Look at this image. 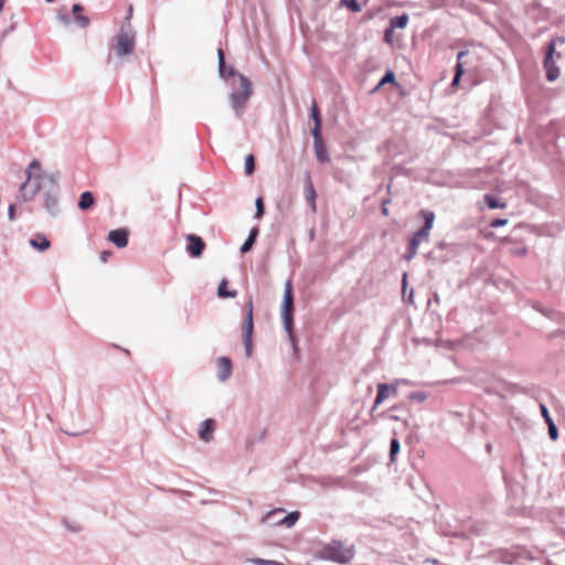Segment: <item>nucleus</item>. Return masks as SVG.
Returning a JSON list of instances; mask_svg holds the SVG:
<instances>
[{
    "label": "nucleus",
    "mask_w": 565,
    "mask_h": 565,
    "mask_svg": "<svg viewBox=\"0 0 565 565\" xmlns=\"http://www.w3.org/2000/svg\"><path fill=\"white\" fill-rule=\"evenodd\" d=\"M25 174L26 180L21 184L20 192L26 200H29L41 190L42 181L46 179V175L42 171L41 162L36 159L31 161Z\"/></svg>",
    "instance_id": "obj_1"
},
{
    "label": "nucleus",
    "mask_w": 565,
    "mask_h": 565,
    "mask_svg": "<svg viewBox=\"0 0 565 565\" xmlns=\"http://www.w3.org/2000/svg\"><path fill=\"white\" fill-rule=\"evenodd\" d=\"M294 289L291 280H287L284 290V300L281 306V319L284 327L289 335L295 350L297 349L296 337L292 333L294 326Z\"/></svg>",
    "instance_id": "obj_2"
},
{
    "label": "nucleus",
    "mask_w": 565,
    "mask_h": 565,
    "mask_svg": "<svg viewBox=\"0 0 565 565\" xmlns=\"http://www.w3.org/2000/svg\"><path fill=\"white\" fill-rule=\"evenodd\" d=\"M420 216L424 218V226L417 231L409 241L408 250L404 255L406 260H411L417 254V249L422 242L428 241L430 230L433 228L435 214L431 211L422 210L419 212Z\"/></svg>",
    "instance_id": "obj_3"
},
{
    "label": "nucleus",
    "mask_w": 565,
    "mask_h": 565,
    "mask_svg": "<svg viewBox=\"0 0 565 565\" xmlns=\"http://www.w3.org/2000/svg\"><path fill=\"white\" fill-rule=\"evenodd\" d=\"M239 89L231 94V104L235 111L241 115L248 102L253 89L252 84L244 75H238Z\"/></svg>",
    "instance_id": "obj_4"
},
{
    "label": "nucleus",
    "mask_w": 565,
    "mask_h": 565,
    "mask_svg": "<svg viewBox=\"0 0 565 565\" xmlns=\"http://www.w3.org/2000/svg\"><path fill=\"white\" fill-rule=\"evenodd\" d=\"M114 50L118 56L131 54L135 50V32L130 28H121L115 38Z\"/></svg>",
    "instance_id": "obj_5"
},
{
    "label": "nucleus",
    "mask_w": 565,
    "mask_h": 565,
    "mask_svg": "<svg viewBox=\"0 0 565 565\" xmlns=\"http://www.w3.org/2000/svg\"><path fill=\"white\" fill-rule=\"evenodd\" d=\"M253 310H254L253 299L249 298L246 303L245 318H244V321L242 324L243 342L245 345V351H246L247 356L252 355V350H253V340H252L253 331H254Z\"/></svg>",
    "instance_id": "obj_6"
},
{
    "label": "nucleus",
    "mask_w": 565,
    "mask_h": 565,
    "mask_svg": "<svg viewBox=\"0 0 565 565\" xmlns=\"http://www.w3.org/2000/svg\"><path fill=\"white\" fill-rule=\"evenodd\" d=\"M557 55V58L561 57L559 53H556V41L552 40L546 47V55L544 58V68L546 72V78L550 82H554L559 77V67L556 65L554 55Z\"/></svg>",
    "instance_id": "obj_7"
},
{
    "label": "nucleus",
    "mask_w": 565,
    "mask_h": 565,
    "mask_svg": "<svg viewBox=\"0 0 565 565\" xmlns=\"http://www.w3.org/2000/svg\"><path fill=\"white\" fill-rule=\"evenodd\" d=\"M323 557L333 562L345 564L353 558V551L345 548L340 543H332L323 550Z\"/></svg>",
    "instance_id": "obj_8"
},
{
    "label": "nucleus",
    "mask_w": 565,
    "mask_h": 565,
    "mask_svg": "<svg viewBox=\"0 0 565 565\" xmlns=\"http://www.w3.org/2000/svg\"><path fill=\"white\" fill-rule=\"evenodd\" d=\"M285 512L284 509H274L266 513L263 519L262 523L268 524L270 526L275 525H285L287 527H291L295 525V523L299 520L300 513L298 511L291 512L284 518L279 519V521H271L273 516H277L278 514H282Z\"/></svg>",
    "instance_id": "obj_9"
},
{
    "label": "nucleus",
    "mask_w": 565,
    "mask_h": 565,
    "mask_svg": "<svg viewBox=\"0 0 565 565\" xmlns=\"http://www.w3.org/2000/svg\"><path fill=\"white\" fill-rule=\"evenodd\" d=\"M188 239V246L186 250L192 257H200L205 249V243L204 241L194 234H190L186 237Z\"/></svg>",
    "instance_id": "obj_10"
},
{
    "label": "nucleus",
    "mask_w": 565,
    "mask_h": 565,
    "mask_svg": "<svg viewBox=\"0 0 565 565\" xmlns=\"http://www.w3.org/2000/svg\"><path fill=\"white\" fill-rule=\"evenodd\" d=\"M108 239L119 248L126 247L128 244V231L125 228L110 231Z\"/></svg>",
    "instance_id": "obj_11"
},
{
    "label": "nucleus",
    "mask_w": 565,
    "mask_h": 565,
    "mask_svg": "<svg viewBox=\"0 0 565 565\" xmlns=\"http://www.w3.org/2000/svg\"><path fill=\"white\" fill-rule=\"evenodd\" d=\"M232 374V362L226 356L217 359V376L221 381L227 380Z\"/></svg>",
    "instance_id": "obj_12"
},
{
    "label": "nucleus",
    "mask_w": 565,
    "mask_h": 565,
    "mask_svg": "<svg viewBox=\"0 0 565 565\" xmlns=\"http://www.w3.org/2000/svg\"><path fill=\"white\" fill-rule=\"evenodd\" d=\"M391 393L396 394V388L385 383L379 384L377 395L374 401L373 409L376 408L380 404H382L390 396Z\"/></svg>",
    "instance_id": "obj_13"
},
{
    "label": "nucleus",
    "mask_w": 565,
    "mask_h": 565,
    "mask_svg": "<svg viewBox=\"0 0 565 565\" xmlns=\"http://www.w3.org/2000/svg\"><path fill=\"white\" fill-rule=\"evenodd\" d=\"M215 429V422L213 419H205L202 422L200 429H199V436L200 438L209 443L213 439V433Z\"/></svg>",
    "instance_id": "obj_14"
},
{
    "label": "nucleus",
    "mask_w": 565,
    "mask_h": 565,
    "mask_svg": "<svg viewBox=\"0 0 565 565\" xmlns=\"http://www.w3.org/2000/svg\"><path fill=\"white\" fill-rule=\"evenodd\" d=\"M30 245L35 249L44 252L50 248L51 243L43 234H36V236L30 241Z\"/></svg>",
    "instance_id": "obj_15"
},
{
    "label": "nucleus",
    "mask_w": 565,
    "mask_h": 565,
    "mask_svg": "<svg viewBox=\"0 0 565 565\" xmlns=\"http://www.w3.org/2000/svg\"><path fill=\"white\" fill-rule=\"evenodd\" d=\"M315 153L319 162L324 163L330 161V156L328 153V150L323 143L321 142H313Z\"/></svg>",
    "instance_id": "obj_16"
},
{
    "label": "nucleus",
    "mask_w": 565,
    "mask_h": 565,
    "mask_svg": "<svg viewBox=\"0 0 565 565\" xmlns=\"http://www.w3.org/2000/svg\"><path fill=\"white\" fill-rule=\"evenodd\" d=\"M95 203L94 196L92 192L85 191L81 194L79 201H78V207L81 210H88L92 207Z\"/></svg>",
    "instance_id": "obj_17"
},
{
    "label": "nucleus",
    "mask_w": 565,
    "mask_h": 565,
    "mask_svg": "<svg viewBox=\"0 0 565 565\" xmlns=\"http://www.w3.org/2000/svg\"><path fill=\"white\" fill-rule=\"evenodd\" d=\"M83 7L81 4L73 6V13L75 15V20L82 28H86L89 24V19L82 14Z\"/></svg>",
    "instance_id": "obj_18"
},
{
    "label": "nucleus",
    "mask_w": 565,
    "mask_h": 565,
    "mask_svg": "<svg viewBox=\"0 0 565 565\" xmlns=\"http://www.w3.org/2000/svg\"><path fill=\"white\" fill-rule=\"evenodd\" d=\"M258 235V228H253L250 232H249V235L247 237V239L244 242V244L242 245L241 247V252L242 253H247L252 249L255 241H256V237Z\"/></svg>",
    "instance_id": "obj_19"
},
{
    "label": "nucleus",
    "mask_w": 565,
    "mask_h": 565,
    "mask_svg": "<svg viewBox=\"0 0 565 565\" xmlns=\"http://www.w3.org/2000/svg\"><path fill=\"white\" fill-rule=\"evenodd\" d=\"M467 55V52L466 51H460L457 55V65H456V74H455V77H454V81H452V85H457L461 75L463 74V66L461 64V58Z\"/></svg>",
    "instance_id": "obj_20"
},
{
    "label": "nucleus",
    "mask_w": 565,
    "mask_h": 565,
    "mask_svg": "<svg viewBox=\"0 0 565 565\" xmlns=\"http://www.w3.org/2000/svg\"><path fill=\"white\" fill-rule=\"evenodd\" d=\"M218 66H220V73L223 77H230L234 75V70L226 68L225 67V61H224V53L222 50H218Z\"/></svg>",
    "instance_id": "obj_21"
},
{
    "label": "nucleus",
    "mask_w": 565,
    "mask_h": 565,
    "mask_svg": "<svg viewBox=\"0 0 565 565\" xmlns=\"http://www.w3.org/2000/svg\"><path fill=\"white\" fill-rule=\"evenodd\" d=\"M316 190L311 182V179L308 178V182L306 184V198L311 203L312 210H316Z\"/></svg>",
    "instance_id": "obj_22"
},
{
    "label": "nucleus",
    "mask_w": 565,
    "mask_h": 565,
    "mask_svg": "<svg viewBox=\"0 0 565 565\" xmlns=\"http://www.w3.org/2000/svg\"><path fill=\"white\" fill-rule=\"evenodd\" d=\"M408 23V15L402 14L399 17H395L391 20V28L392 29H404L406 28Z\"/></svg>",
    "instance_id": "obj_23"
},
{
    "label": "nucleus",
    "mask_w": 565,
    "mask_h": 565,
    "mask_svg": "<svg viewBox=\"0 0 565 565\" xmlns=\"http://www.w3.org/2000/svg\"><path fill=\"white\" fill-rule=\"evenodd\" d=\"M226 287H227V281L226 280H222V282L220 284L218 289H217V295L221 298H234V297H236V291H228Z\"/></svg>",
    "instance_id": "obj_24"
},
{
    "label": "nucleus",
    "mask_w": 565,
    "mask_h": 565,
    "mask_svg": "<svg viewBox=\"0 0 565 565\" xmlns=\"http://www.w3.org/2000/svg\"><path fill=\"white\" fill-rule=\"evenodd\" d=\"M310 117L313 120L315 125H322L320 111L316 100H312L310 106Z\"/></svg>",
    "instance_id": "obj_25"
},
{
    "label": "nucleus",
    "mask_w": 565,
    "mask_h": 565,
    "mask_svg": "<svg viewBox=\"0 0 565 565\" xmlns=\"http://www.w3.org/2000/svg\"><path fill=\"white\" fill-rule=\"evenodd\" d=\"M484 201L490 209H504L505 203H500L494 196L490 194L484 195Z\"/></svg>",
    "instance_id": "obj_26"
},
{
    "label": "nucleus",
    "mask_w": 565,
    "mask_h": 565,
    "mask_svg": "<svg viewBox=\"0 0 565 565\" xmlns=\"http://www.w3.org/2000/svg\"><path fill=\"white\" fill-rule=\"evenodd\" d=\"M255 171V157L253 154H248L245 158V173L247 175H252Z\"/></svg>",
    "instance_id": "obj_27"
},
{
    "label": "nucleus",
    "mask_w": 565,
    "mask_h": 565,
    "mask_svg": "<svg viewBox=\"0 0 565 565\" xmlns=\"http://www.w3.org/2000/svg\"><path fill=\"white\" fill-rule=\"evenodd\" d=\"M399 451V441L396 438H393L391 440V447H390V458L391 461H395V456Z\"/></svg>",
    "instance_id": "obj_28"
},
{
    "label": "nucleus",
    "mask_w": 565,
    "mask_h": 565,
    "mask_svg": "<svg viewBox=\"0 0 565 565\" xmlns=\"http://www.w3.org/2000/svg\"><path fill=\"white\" fill-rule=\"evenodd\" d=\"M341 3L349 8L352 12L361 11V6L356 0H341Z\"/></svg>",
    "instance_id": "obj_29"
},
{
    "label": "nucleus",
    "mask_w": 565,
    "mask_h": 565,
    "mask_svg": "<svg viewBox=\"0 0 565 565\" xmlns=\"http://www.w3.org/2000/svg\"><path fill=\"white\" fill-rule=\"evenodd\" d=\"M526 253H527V249L523 245H519V246H515L510 249V254L513 256H516V257H523L526 255Z\"/></svg>",
    "instance_id": "obj_30"
},
{
    "label": "nucleus",
    "mask_w": 565,
    "mask_h": 565,
    "mask_svg": "<svg viewBox=\"0 0 565 565\" xmlns=\"http://www.w3.org/2000/svg\"><path fill=\"white\" fill-rule=\"evenodd\" d=\"M255 205H256V213H255V217L256 218H262L263 215H264V201L262 198H257L256 201H255Z\"/></svg>",
    "instance_id": "obj_31"
},
{
    "label": "nucleus",
    "mask_w": 565,
    "mask_h": 565,
    "mask_svg": "<svg viewBox=\"0 0 565 565\" xmlns=\"http://www.w3.org/2000/svg\"><path fill=\"white\" fill-rule=\"evenodd\" d=\"M311 134H312V137H313V142H321L323 141L322 140V135H321V125H315L312 130H311Z\"/></svg>",
    "instance_id": "obj_32"
},
{
    "label": "nucleus",
    "mask_w": 565,
    "mask_h": 565,
    "mask_svg": "<svg viewBox=\"0 0 565 565\" xmlns=\"http://www.w3.org/2000/svg\"><path fill=\"white\" fill-rule=\"evenodd\" d=\"M387 83H395V75L391 71L386 72V74L382 77V79L380 81V86Z\"/></svg>",
    "instance_id": "obj_33"
},
{
    "label": "nucleus",
    "mask_w": 565,
    "mask_h": 565,
    "mask_svg": "<svg viewBox=\"0 0 565 565\" xmlns=\"http://www.w3.org/2000/svg\"><path fill=\"white\" fill-rule=\"evenodd\" d=\"M547 426H548V435H550V437H551L553 440H556V439H557V437H558V431H557V428H556V426H555L554 422H553V423H550Z\"/></svg>",
    "instance_id": "obj_34"
},
{
    "label": "nucleus",
    "mask_w": 565,
    "mask_h": 565,
    "mask_svg": "<svg viewBox=\"0 0 565 565\" xmlns=\"http://www.w3.org/2000/svg\"><path fill=\"white\" fill-rule=\"evenodd\" d=\"M507 223H508V220H505V218H495L490 223V226L493 228H497V227L505 225Z\"/></svg>",
    "instance_id": "obj_35"
},
{
    "label": "nucleus",
    "mask_w": 565,
    "mask_h": 565,
    "mask_svg": "<svg viewBox=\"0 0 565 565\" xmlns=\"http://www.w3.org/2000/svg\"><path fill=\"white\" fill-rule=\"evenodd\" d=\"M541 413H542V416L544 417L546 424L548 425L550 423H553V419L551 418L550 414H548V411L546 408V406L544 405H541Z\"/></svg>",
    "instance_id": "obj_36"
},
{
    "label": "nucleus",
    "mask_w": 565,
    "mask_h": 565,
    "mask_svg": "<svg viewBox=\"0 0 565 565\" xmlns=\"http://www.w3.org/2000/svg\"><path fill=\"white\" fill-rule=\"evenodd\" d=\"M45 206L50 212H53V210L56 207V200L54 198H47Z\"/></svg>",
    "instance_id": "obj_37"
},
{
    "label": "nucleus",
    "mask_w": 565,
    "mask_h": 565,
    "mask_svg": "<svg viewBox=\"0 0 565 565\" xmlns=\"http://www.w3.org/2000/svg\"><path fill=\"white\" fill-rule=\"evenodd\" d=\"M392 33H393L392 28H390L385 31L384 39L387 43H391V41H392Z\"/></svg>",
    "instance_id": "obj_38"
},
{
    "label": "nucleus",
    "mask_w": 565,
    "mask_h": 565,
    "mask_svg": "<svg viewBox=\"0 0 565 565\" xmlns=\"http://www.w3.org/2000/svg\"><path fill=\"white\" fill-rule=\"evenodd\" d=\"M14 212H15V207H14V205H13V204H11V205L9 206V211H8V213H9V218H10L11 221H12V220H14Z\"/></svg>",
    "instance_id": "obj_39"
},
{
    "label": "nucleus",
    "mask_w": 565,
    "mask_h": 565,
    "mask_svg": "<svg viewBox=\"0 0 565 565\" xmlns=\"http://www.w3.org/2000/svg\"><path fill=\"white\" fill-rule=\"evenodd\" d=\"M132 12H134V8H132V6H129L128 12H127V15H126V20L129 21L131 19Z\"/></svg>",
    "instance_id": "obj_40"
},
{
    "label": "nucleus",
    "mask_w": 565,
    "mask_h": 565,
    "mask_svg": "<svg viewBox=\"0 0 565 565\" xmlns=\"http://www.w3.org/2000/svg\"><path fill=\"white\" fill-rule=\"evenodd\" d=\"M110 255V252H103L102 253V260L107 262L108 256Z\"/></svg>",
    "instance_id": "obj_41"
},
{
    "label": "nucleus",
    "mask_w": 565,
    "mask_h": 565,
    "mask_svg": "<svg viewBox=\"0 0 565 565\" xmlns=\"http://www.w3.org/2000/svg\"><path fill=\"white\" fill-rule=\"evenodd\" d=\"M406 280H407V275H406V274H404V275H403V287H404V288H405V286H406Z\"/></svg>",
    "instance_id": "obj_42"
},
{
    "label": "nucleus",
    "mask_w": 565,
    "mask_h": 565,
    "mask_svg": "<svg viewBox=\"0 0 565 565\" xmlns=\"http://www.w3.org/2000/svg\"><path fill=\"white\" fill-rule=\"evenodd\" d=\"M382 212H383V214H384V215H387V214H388V210H387L386 207H383V209H382Z\"/></svg>",
    "instance_id": "obj_43"
},
{
    "label": "nucleus",
    "mask_w": 565,
    "mask_h": 565,
    "mask_svg": "<svg viewBox=\"0 0 565 565\" xmlns=\"http://www.w3.org/2000/svg\"><path fill=\"white\" fill-rule=\"evenodd\" d=\"M3 2H4V0H0V12H1V11H2V9H3Z\"/></svg>",
    "instance_id": "obj_44"
},
{
    "label": "nucleus",
    "mask_w": 565,
    "mask_h": 565,
    "mask_svg": "<svg viewBox=\"0 0 565 565\" xmlns=\"http://www.w3.org/2000/svg\"><path fill=\"white\" fill-rule=\"evenodd\" d=\"M502 241L505 242V243H510L511 242L510 238H508V237H504Z\"/></svg>",
    "instance_id": "obj_45"
},
{
    "label": "nucleus",
    "mask_w": 565,
    "mask_h": 565,
    "mask_svg": "<svg viewBox=\"0 0 565 565\" xmlns=\"http://www.w3.org/2000/svg\"><path fill=\"white\" fill-rule=\"evenodd\" d=\"M47 2H52L53 0H46Z\"/></svg>",
    "instance_id": "obj_46"
}]
</instances>
